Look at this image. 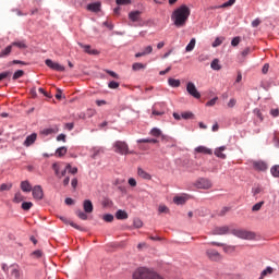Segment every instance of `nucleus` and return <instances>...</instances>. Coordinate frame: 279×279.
I'll use <instances>...</instances> for the list:
<instances>
[{
    "label": "nucleus",
    "instance_id": "1",
    "mask_svg": "<svg viewBox=\"0 0 279 279\" xmlns=\"http://www.w3.org/2000/svg\"><path fill=\"white\" fill-rule=\"evenodd\" d=\"M191 16V9L186 4H182L175 9L171 14V21L177 27H184Z\"/></svg>",
    "mask_w": 279,
    "mask_h": 279
},
{
    "label": "nucleus",
    "instance_id": "2",
    "mask_svg": "<svg viewBox=\"0 0 279 279\" xmlns=\"http://www.w3.org/2000/svg\"><path fill=\"white\" fill-rule=\"evenodd\" d=\"M113 148L116 154H120V156H128V154H130V147L125 142H122V141L114 142Z\"/></svg>",
    "mask_w": 279,
    "mask_h": 279
},
{
    "label": "nucleus",
    "instance_id": "3",
    "mask_svg": "<svg viewBox=\"0 0 279 279\" xmlns=\"http://www.w3.org/2000/svg\"><path fill=\"white\" fill-rule=\"evenodd\" d=\"M195 186H196V189H203L205 191H208V189L213 187V182L207 178H199L195 182Z\"/></svg>",
    "mask_w": 279,
    "mask_h": 279
},
{
    "label": "nucleus",
    "instance_id": "4",
    "mask_svg": "<svg viewBox=\"0 0 279 279\" xmlns=\"http://www.w3.org/2000/svg\"><path fill=\"white\" fill-rule=\"evenodd\" d=\"M186 92L189 93V95H191V97H194V99H199L202 97V94L199 93V90H197V87L193 82H189L186 84Z\"/></svg>",
    "mask_w": 279,
    "mask_h": 279
},
{
    "label": "nucleus",
    "instance_id": "5",
    "mask_svg": "<svg viewBox=\"0 0 279 279\" xmlns=\"http://www.w3.org/2000/svg\"><path fill=\"white\" fill-rule=\"evenodd\" d=\"M45 64H46V66H48V69H51L52 71H59V72H64L65 71L64 65H62L58 62H54L51 59H46Z\"/></svg>",
    "mask_w": 279,
    "mask_h": 279
},
{
    "label": "nucleus",
    "instance_id": "6",
    "mask_svg": "<svg viewBox=\"0 0 279 279\" xmlns=\"http://www.w3.org/2000/svg\"><path fill=\"white\" fill-rule=\"evenodd\" d=\"M231 234H233V236H236L238 239H252V236H254L252 232L241 229H233L231 231Z\"/></svg>",
    "mask_w": 279,
    "mask_h": 279
},
{
    "label": "nucleus",
    "instance_id": "7",
    "mask_svg": "<svg viewBox=\"0 0 279 279\" xmlns=\"http://www.w3.org/2000/svg\"><path fill=\"white\" fill-rule=\"evenodd\" d=\"M210 234L214 236H223V234H230V227L222 226V227H215Z\"/></svg>",
    "mask_w": 279,
    "mask_h": 279
},
{
    "label": "nucleus",
    "instance_id": "8",
    "mask_svg": "<svg viewBox=\"0 0 279 279\" xmlns=\"http://www.w3.org/2000/svg\"><path fill=\"white\" fill-rule=\"evenodd\" d=\"M32 193H33L34 199H37L38 202H40V199L45 197V193L43 192V186L40 185H35L32 190Z\"/></svg>",
    "mask_w": 279,
    "mask_h": 279
},
{
    "label": "nucleus",
    "instance_id": "9",
    "mask_svg": "<svg viewBox=\"0 0 279 279\" xmlns=\"http://www.w3.org/2000/svg\"><path fill=\"white\" fill-rule=\"evenodd\" d=\"M36 138H38V135L36 133H32L31 135L26 136L23 143L24 147H32V145L36 143Z\"/></svg>",
    "mask_w": 279,
    "mask_h": 279
},
{
    "label": "nucleus",
    "instance_id": "10",
    "mask_svg": "<svg viewBox=\"0 0 279 279\" xmlns=\"http://www.w3.org/2000/svg\"><path fill=\"white\" fill-rule=\"evenodd\" d=\"M253 168L255 171H267V162L263 160L253 161Z\"/></svg>",
    "mask_w": 279,
    "mask_h": 279
},
{
    "label": "nucleus",
    "instance_id": "11",
    "mask_svg": "<svg viewBox=\"0 0 279 279\" xmlns=\"http://www.w3.org/2000/svg\"><path fill=\"white\" fill-rule=\"evenodd\" d=\"M206 254L210 260H219L221 258V254H219L215 248L207 250Z\"/></svg>",
    "mask_w": 279,
    "mask_h": 279
},
{
    "label": "nucleus",
    "instance_id": "12",
    "mask_svg": "<svg viewBox=\"0 0 279 279\" xmlns=\"http://www.w3.org/2000/svg\"><path fill=\"white\" fill-rule=\"evenodd\" d=\"M227 147L226 146H220L215 148L214 154L217 158H220V160H226L227 156L223 154L226 151Z\"/></svg>",
    "mask_w": 279,
    "mask_h": 279
},
{
    "label": "nucleus",
    "instance_id": "13",
    "mask_svg": "<svg viewBox=\"0 0 279 279\" xmlns=\"http://www.w3.org/2000/svg\"><path fill=\"white\" fill-rule=\"evenodd\" d=\"M59 219H60L61 221H63V223H65L66 226H71L72 228H75V230H80V231L84 230L81 226H78L77 223H75V222L69 220V219H68L66 217H64V216H60Z\"/></svg>",
    "mask_w": 279,
    "mask_h": 279
},
{
    "label": "nucleus",
    "instance_id": "14",
    "mask_svg": "<svg viewBox=\"0 0 279 279\" xmlns=\"http://www.w3.org/2000/svg\"><path fill=\"white\" fill-rule=\"evenodd\" d=\"M87 10L89 12H95V13L101 12V2L97 1V2L87 4Z\"/></svg>",
    "mask_w": 279,
    "mask_h": 279
},
{
    "label": "nucleus",
    "instance_id": "15",
    "mask_svg": "<svg viewBox=\"0 0 279 279\" xmlns=\"http://www.w3.org/2000/svg\"><path fill=\"white\" fill-rule=\"evenodd\" d=\"M52 169L57 178H64V175H66V168L60 171V166L58 163H52Z\"/></svg>",
    "mask_w": 279,
    "mask_h": 279
},
{
    "label": "nucleus",
    "instance_id": "16",
    "mask_svg": "<svg viewBox=\"0 0 279 279\" xmlns=\"http://www.w3.org/2000/svg\"><path fill=\"white\" fill-rule=\"evenodd\" d=\"M194 151L196 154H205L206 156H213V149L206 147V146H197Z\"/></svg>",
    "mask_w": 279,
    "mask_h": 279
},
{
    "label": "nucleus",
    "instance_id": "17",
    "mask_svg": "<svg viewBox=\"0 0 279 279\" xmlns=\"http://www.w3.org/2000/svg\"><path fill=\"white\" fill-rule=\"evenodd\" d=\"M80 47H82L84 49L85 53H88L89 56H99V50L90 49V45L80 44Z\"/></svg>",
    "mask_w": 279,
    "mask_h": 279
},
{
    "label": "nucleus",
    "instance_id": "18",
    "mask_svg": "<svg viewBox=\"0 0 279 279\" xmlns=\"http://www.w3.org/2000/svg\"><path fill=\"white\" fill-rule=\"evenodd\" d=\"M129 19L132 21V23H138V21H141V11H131L129 13Z\"/></svg>",
    "mask_w": 279,
    "mask_h": 279
},
{
    "label": "nucleus",
    "instance_id": "19",
    "mask_svg": "<svg viewBox=\"0 0 279 279\" xmlns=\"http://www.w3.org/2000/svg\"><path fill=\"white\" fill-rule=\"evenodd\" d=\"M59 129L58 126L54 128H47L41 130L40 134H43V136H51V134H58Z\"/></svg>",
    "mask_w": 279,
    "mask_h": 279
},
{
    "label": "nucleus",
    "instance_id": "20",
    "mask_svg": "<svg viewBox=\"0 0 279 279\" xmlns=\"http://www.w3.org/2000/svg\"><path fill=\"white\" fill-rule=\"evenodd\" d=\"M83 210L84 213H87V214L93 213V202L90 199H85L83 202Z\"/></svg>",
    "mask_w": 279,
    "mask_h": 279
},
{
    "label": "nucleus",
    "instance_id": "21",
    "mask_svg": "<svg viewBox=\"0 0 279 279\" xmlns=\"http://www.w3.org/2000/svg\"><path fill=\"white\" fill-rule=\"evenodd\" d=\"M21 189L23 193H32L33 191L32 184L27 180L21 182Z\"/></svg>",
    "mask_w": 279,
    "mask_h": 279
},
{
    "label": "nucleus",
    "instance_id": "22",
    "mask_svg": "<svg viewBox=\"0 0 279 279\" xmlns=\"http://www.w3.org/2000/svg\"><path fill=\"white\" fill-rule=\"evenodd\" d=\"M154 51V47L147 46L143 51L135 53V58H143V56H149Z\"/></svg>",
    "mask_w": 279,
    "mask_h": 279
},
{
    "label": "nucleus",
    "instance_id": "23",
    "mask_svg": "<svg viewBox=\"0 0 279 279\" xmlns=\"http://www.w3.org/2000/svg\"><path fill=\"white\" fill-rule=\"evenodd\" d=\"M137 175L142 178V180H151V174H149L143 168H137Z\"/></svg>",
    "mask_w": 279,
    "mask_h": 279
},
{
    "label": "nucleus",
    "instance_id": "24",
    "mask_svg": "<svg viewBox=\"0 0 279 279\" xmlns=\"http://www.w3.org/2000/svg\"><path fill=\"white\" fill-rule=\"evenodd\" d=\"M10 267L12 268L11 276H14L15 279H21V270L19 269V265L13 264Z\"/></svg>",
    "mask_w": 279,
    "mask_h": 279
},
{
    "label": "nucleus",
    "instance_id": "25",
    "mask_svg": "<svg viewBox=\"0 0 279 279\" xmlns=\"http://www.w3.org/2000/svg\"><path fill=\"white\" fill-rule=\"evenodd\" d=\"M189 201V197L186 196H174L173 202L177 204V206H183V204H186Z\"/></svg>",
    "mask_w": 279,
    "mask_h": 279
},
{
    "label": "nucleus",
    "instance_id": "26",
    "mask_svg": "<svg viewBox=\"0 0 279 279\" xmlns=\"http://www.w3.org/2000/svg\"><path fill=\"white\" fill-rule=\"evenodd\" d=\"M116 219H119V220L128 219V211H125L123 209H118L116 213Z\"/></svg>",
    "mask_w": 279,
    "mask_h": 279
},
{
    "label": "nucleus",
    "instance_id": "27",
    "mask_svg": "<svg viewBox=\"0 0 279 279\" xmlns=\"http://www.w3.org/2000/svg\"><path fill=\"white\" fill-rule=\"evenodd\" d=\"M92 151V158H95L96 156H99V154H104V147L101 146H95L90 149Z\"/></svg>",
    "mask_w": 279,
    "mask_h": 279
},
{
    "label": "nucleus",
    "instance_id": "28",
    "mask_svg": "<svg viewBox=\"0 0 279 279\" xmlns=\"http://www.w3.org/2000/svg\"><path fill=\"white\" fill-rule=\"evenodd\" d=\"M180 80H175V78H168V85L171 87V88H180Z\"/></svg>",
    "mask_w": 279,
    "mask_h": 279
},
{
    "label": "nucleus",
    "instance_id": "29",
    "mask_svg": "<svg viewBox=\"0 0 279 279\" xmlns=\"http://www.w3.org/2000/svg\"><path fill=\"white\" fill-rule=\"evenodd\" d=\"M66 151H68L66 146H61L56 149V156H58L59 158H62V156L66 155Z\"/></svg>",
    "mask_w": 279,
    "mask_h": 279
},
{
    "label": "nucleus",
    "instance_id": "30",
    "mask_svg": "<svg viewBox=\"0 0 279 279\" xmlns=\"http://www.w3.org/2000/svg\"><path fill=\"white\" fill-rule=\"evenodd\" d=\"M76 217H78V219H82V221H86V219H88V215L86 211H83L82 209H77L75 211Z\"/></svg>",
    "mask_w": 279,
    "mask_h": 279
},
{
    "label": "nucleus",
    "instance_id": "31",
    "mask_svg": "<svg viewBox=\"0 0 279 279\" xmlns=\"http://www.w3.org/2000/svg\"><path fill=\"white\" fill-rule=\"evenodd\" d=\"M271 274H274V268H272L271 266H268V267H266V269H264V270L260 272L259 279H264L265 276H269V275H271Z\"/></svg>",
    "mask_w": 279,
    "mask_h": 279
},
{
    "label": "nucleus",
    "instance_id": "32",
    "mask_svg": "<svg viewBox=\"0 0 279 279\" xmlns=\"http://www.w3.org/2000/svg\"><path fill=\"white\" fill-rule=\"evenodd\" d=\"M210 69H213V71H221V64H219V59H214L211 61Z\"/></svg>",
    "mask_w": 279,
    "mask_h": 279
},
{
    "label": "nucleus",
    "instance_id": "33",
    "mask_svg": "<svg viewBox=\"0 0 279 279\" xmlns=\"http://www.w3.org/2000/svg\"><path fill=\"white\" fill-rule=\"evenodd\" d=\"M11 47H17V49H27V44H25V40L22 41H13L11 44Z\"/></svg>",
    "mask_w": 279,
    "mask_h": 279
},
{
    "label": "nucleus",
    "instance_id": "34",
    "mask_svg": "<svg viewBox=\"0 0 279 279\" xmlns=\"http://www.w3.org/2000/svg\"><path fill=\"white\" fill-rule=\"evenodd\" d=\"M10 53H12V45L7 46L3 50H1V52H0V58H5V57H8Z\"/></svg>",
    "mask_w": 279,
    "mask_h": 279
},
{
    "label": "nucleus",
    "instance_id": "35",
    "mask_svg": "<svg viewBox=\"0 0 279 279\" xmlns=\"http://www.w3.org/2000/svg\"><path fill=\"white\" fill-rule=\"evenodd\" d=\"M263 191H264L263 186L257 185L252 187L251 193L253 197H256V195H259V193H263Z\"/></svg>",
    "mask_w": 279,
    "mask_h": 279
},
{
    "label": "nucleus",
    "instance_id": "36",
    "mask_svg": "<svg viewBox=\"0 0 279 279\" xmlns=\"http://www.w3.org/2000/svg\"><path fill=\"white\" fill-rule=\"evenodd\" d=\"M25 75V71L23 70H17L13 73L12 80L16 82V80H21Z\"/></svg>",
    "mask_w": 279,
    "mask_h": 279
},
{
    "label": "nucleus",
    "instance_id": "37",
    "mask_svg": "<svg viewBox=\"0 0 279 279\" xmlns=\"http://www.w3.org/2000/svg\"><path fill=\"white\" fill-rule=\"evenodd\" d=\"M181 119L189 121V119H195V114H193L191 111H185L181 113Z\"/></svg>",
    "mask_w": 279,
    "mask_h": 279
},
{
    "label": "nucleus",
    "instance_id": "38",
    "mask_svg": "<svg viewBox=\"0 0 279 279\" xmlns=\"http://www.w3.org/2000/svg\"><path fill=\"white\" fill-rule=\"evenodd\" d=\"M136 143H138V144H141V143H151V144L156 145V143H158V140L149 138V137H147V138H140V140L136 141Z\"/></svg>",
    "mask_w": 279,
    "mask_h": 279
},
{
    "label": "nucleus",
    "instance_id": "39",
    "mask_svg": "<svg viewBox=\"0 0 279 279\" xmlns=\"http://www.w3.org/2000/svg\"><path fill=\"white\" fill-rule=\"evenodd\" d=\"M150 136H155L156 138H158V136H162V131L158 128H153L150 130Z\"/></svg>",
    "mask_w": 279,
    "mask_h": 279
},
{
    "label": "nucleus",
    "instance_id": "40",
    "mask_svg": "<svg viewBox=\"0 0 279 279\" xmlns=\"http://www.w3.org/2000/svg\"><path fill=\"white\" fill-rule=\"evenodd\" d=\"M263 206H265V202L260 201L258 203H256L253 207H252V211L253 213H258V210H260L263 208Z\"/></svg>",
    "mask_w": 279,
    "mask_h": 279
},
{
    "label": "nucleus",
    "instance_id": "41",
    "mask_svg": "<svg viewBox=\"0 0 279 279\" xmlns=\"http://www.w3.org/2000/svg\"><path fill=\"white\" fill-rule=\"evenodd\" d=\"M270 173L272 178H279V165L272 166L270 168Z\"/></svg>",
    "mask_w": 279,
    "mask_h": 279
},
{
    "label": "nucleus",
    "instance_id": "42",
    "mask_svg": "<svg viewBox=\"0 0 279 279\" xmlns=\"http://www.w3.org/2000/svg\"><path fill=\"white\" fill-rule=\"evenodd\" d=\"M195 38H192L190 43L186 45L185 51H193V49H195Z\"/></svg>",
    "mask_w": 279,
    "mask_h": 279
},
{
    "label": "nucleus",
    "instance_id": "43",
    "mask_svg": "<svg viewBox=\"0 0 279 279\" xmlns=\"http://www.w3.org/2000/svg\"><path fill=\"white\" fill-rule=\"evenodd\" d=\"M102 219L107 223H112V221H114V216L112 214H105Z\"/></svg>",
    "mask_w": 279,
    "mask_h": 279
},
{
    "label": "nucleus",
    "instance_id": "44",
    "mask_svg": "<svg viewBox=\"0 0 279 279\" xmlns=\"http://www.w3.org/2000/svg\"><path fill=\"white\" fill-rule=\"evenodd\" d=\"M146 65L140 62L133 63L132 69L133 71H142V69H145Z\"/></svg>",
    "mask_w": 279,
    "mask_h": 279
},
{
    "label": "nucleus",
    "instance_id": "45",
    "mask_svg": "<svg viewBox=\"0 0 279 279\" xmlns=\"http://www.w3.org/2000/svg\"><path fill=\"white\" fill-rule=\"evenodd\" d=\"M12 72L11 71H4L0 73V82H2V80H5L8 77H11Z\"/></svg>",
    "mask_w": 279,
    "mask_h": 279
},
{
    "label": "nucleus",
    "instance_id": "46",
    "mask_svg": "<svg viewBox=\"0 0 279 279\" xmlns=\"http://www.w3.org/2000/svg\"><path fill=\"white\" fill-rule=\"evenodd\" d=\"M12 189V183L9 182V183H2L0 185V191H10Z\"/></svg>",
    "mask_w": 279,
    "mask_h": 279
},
{
    "label": "nucleus",
    "instance_id": "47",
    "mask_svg": "<svg viewBox=\"0 0 279 279\" xmlns=\"http://www.w3.org/2000/svg\"><path fill=\"white\" fill-rule=\"evenodd\" d=\"M66 171H69V173H72V175H75V173H77V167H71V165H66L65 167Z\"/></svg>",
    "mask_w": 279,
    "mask_h": 279
},
{
    "label": "nucleus",
    "instance_id": "48",
    "mask_svg": "<svg viewBox=\"0 0 279 279\" xmlns=\"http://www.w3.org/2000/svg\"><path fill=\"white\" fill-rule=\"evenodd\" d=\"M222 43H223V38H221V37H217L216 39H215V41L211 44V47H219V46H221L222 45Z\"/></svg>",
    "mask_w": 279,
    "mask_h": 279
},
{
    "label": "nucleus",
    "instance_id": "49",
    "mask_svg": "<svg viewBox=\"0 0 279 279\" xmlns=\"http://www.w3.org/2000/svg\"><path fill=\"white\" fill-rule=\"evenodd\" d=\"M32 206H34V203H32V202H23L22 203V208L24 210H29L32 208Z\"/></svg>",
    "mask_w": 279,
    "mask_h": 279
},
{
    "label": "nucleus",
    "instance_id": "50",
    "mask_svg": "<svg viewBox=\"0 0 279 279\" xmlns=\"http://www.w3.org/2000/svg\"><path fill=\"white\" fill-rule=\"evenodd\" d=\"M119 87V82L117 81H110L108 83V88H111L112 90L117 89Z\"/></svg>",
    "mask_w": 279,
    "mask_h": 279
},
{
    "label": "nucleus",
    "instance_id": "51",
    "mask_svg": "<svg viewBox=\"0 0 279 279\" xmlns=\"http://www.w3.org/2000/svg\"><path fill=\"white\" fill-rule=\"evenodd\" d=\"M236 3V0H228L227 2L222 3L220 8H230Z\"/></svg>",
    "mask_w": 279,
    "mask_h": 279
},
{
    "label": "nucleus",
    "instance_id": "52",
    "mask_svg": "<svg viewBox=\"0 0 279 279\" xmlns=\"http://www.w3.org/2000/svg\"><path fill=\"white\" fill-rule=\"evenodd\" d=\"M117 5H130L132 0H116Z\"/></svg>",
    "mask_w": 279,
    "mask_h": 279
},
{
    "label": "nucleus",
    "instance_id": "53",
    "mask_svg": "<svg viewBox=\"0 0 279 279\" xmlns=\"http://www.w3.org/2000/svg\"><path fill=\"white\" fill-rule=\"evenodd\" d=\"M230 213V207H222V209L219 211V217H226V214Z\"/></svg>",
    "mask_w": 279,
    "mask_h": 279
},
{
    "label": "nucleus",
    "instance_id": "54",
    "mask_svg": "<svg viewBox=\"0 0 279 279\" xmlns=\"http://www.w3.org/2000/svg\"><path fill=\"white\" fill-rule=\"evenodd\" d=\"M105 73H108L111 77H114V80H119V74L112 70H105Z\"/></svg>",
    "mask_w": 279,
    "mask_h": 279
},
{
    "label": "nucleus",
    "instance_id": "55",
    "mask_svg": "<svg viewBox=\"0 0 279 279\" xmlns=\"http://www.w3.org/2000/svg\"><path fill=\"white\" fill-rule=\"evenodd\" d=\"M158 213L162 214V213H169V207H167V205H160L158 207Z\"/></svg>",
    "mask_w": 279,
    "mask_h": 279
},
{
    "label": "nucleus",
    "instance_id": "56",
    "mask_svg": "<svg viewBox=\"0 0 279 279\" xmlns=\"http://www.w3.org/2000/svg\"><path fill=\"white\" fill-rule=\"evenodd\" d=\"M14 202L16 204H21V202H23V195L21 193H16L14 196Z\"/></svg>",
    "mask_w": 279,
    "mask_h": 279
},
{
    "label": "nucleus",
    "instance_id": "57",
    "mask_svg": "<svg viewBox=\"0 0 279 279\" xmlns=\"http://www.w3.org/2000/svg\"><path fill=\"white\" fill-rule=\"evenodd\" d=\"M239 43H241V37H234V38L231 40V46H232V47H239Z\"/></svg>",
    "mask_w": 279,
    "mask_h": 279
},
{
    "label": "nucleus",
    "instance_id": "58",
    "mask_svg": "<svg viewBox=\"0 0 279 279\" xmlns=\"http://www.w3.org/2000/svg\"><path fill=\"white\" fill-rule=\"evenodd\" d=\"M133 226L135 227V228H143V220H141V219H135L134 221H133Z\"/></svg>",
    "mask_w": 279,
    "mask_h": 279
},
{
    "label": "nucleus",
    "instance_id": "59",
    "mask_svg": "<svg viewBox=\"0 0 279 279\" xmlns=\"http://www.w3.org/2000/svg\"><path fill=\"white\" fill-rule=\"evenodd\" d=\"M11 64H21L22 66H28L29 63L25 62V61H21V60H13L11 62Z\"/></svg>",
    "mask_w": 279,
    "mask_h": 279
},
{
    "label": "nucleus",
    "instance_id": "60",
    "mask_svg": "<svg viewBox=\"0 0 279 279\" xmlns=\"http://www.w3.org/2000/svg\"><path fill=\"white\" fill-rule=\"evenodd\" d=\"M104 27H107L108 29H110V32H112V29H114V24L109 23L108 21H105L102 23Z\"/></svg>",
    "mask_w": 279,
    "mask_h": 279
},
{
    "label": "nucleus",
    "instance_id": "61",
    "mask_svg": "<svg viewBox=\"0 0 279 279\" xmlns=\"http://www.w3.org/2000/svg\"><path fill=\"white\" fill-rule=\"evenodd\" d=\"M253 114H255L260 121H263V113L260 112V109H254Z\"/></svg>",
    "mask_w": 279,
    "mask_h": 279
},
{
    "label": "nucleus",
    "instance_id": "62",
    "mask_svg": "<svg viewBox=\"0 0 279 279\" xmlns=\"http://www.w3.org/2000/svg\"><path fill=\"white\" fill-rule=\"evenodd\" d=\"M57 141L60 142L62 141V143H66V134L61 133L57 136Z\"/></svg>",
    "mask_w": 279,
    "mask_h": 279
},
{
    "label": "nucleus",
    "instance_id": "63",
    "mask_svg": "<svg viewBox=\"0 0 279 279\" xmlns=\"http://www.w3.org/2000/svg\"><path fill=\"white\" fill-rule=\"evenodd\" d=\"M217 99H219L218 97H214L213 99H210L209 101L206 102L207 107H213L215 106V104H217Z\"/></svg>",
    "mask_w": 279,
    "mask_h": 279
},
{
    "label": "nucleus",
    "instance_id": "64",
    "mask_svg": "<svg viewBox=\"0 0 279 279\" xmlns=\"http://www.w3.org/2000/svg\"><path fill=\"white\" fill-rule=\"evenodd\" d=\"M228 108H234L236 106V99L231 98L227 104Z\"/></svg>",
    "mask_w": 279,
    "mask_h": 279
}]
</instances>
